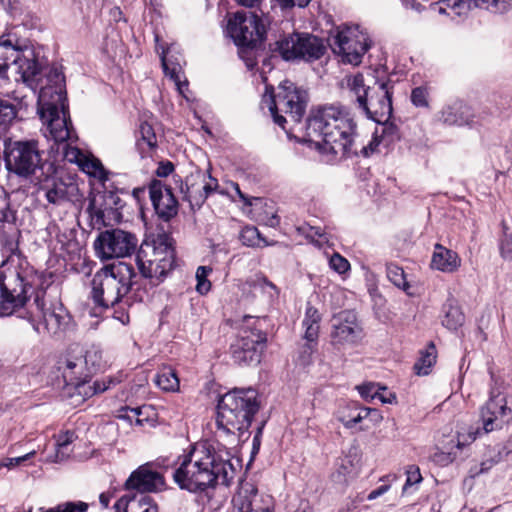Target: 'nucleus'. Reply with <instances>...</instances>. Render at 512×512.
I'll return each mask as SVG.
<instances>
[{"instance_id": "obj_26", "label": "nucleus", "mask_w": 512, "mask_h": 512, "mask_svg": "<svg viewBox=\"0 0 512 512\" xmlns=\"http://www.w3.org/2000/svg\"><path fill=\"white\" fill-rule=\"evenodd\" d=\"M225 21V32H266L263 20L253 12L228 13Z\"/></svg>"}, {"instance_id": "obj_19", "label": "nucleus", "mask_w": 512, "mask_h": 512, "mask_svg": "<svg viewBox=\"0 0 512 512\" xmlns=\"http://www.w3.org/2000/svg\"><path fill=\"white\" fill-rule=\"evenodd\" d=\"M364 36L365 34H335L332 49L341 56L343 63L357 66L371 46V42Z\"/></svg>"}, {"instance_id": "obj_14", "label": "nucleus", "mask_w": 512, "mask_h": 512, "mask_svg": "<svg viewBox=\"0 0 512 512\" xmlns=\"http://www.w3.org/2000/svg\"><path fill=\"white\" fill-rule=\"evenodd\" d=\"M508 410L510 411L507 407L506 396L492 390L489 400L480 410V417L483 424L482 429L476 428L475 430H470L467 436L459 434L457 447L461 448L465 444L473 442L481 434H487L494 430L501 429L505 423L504 417Z\"/></svg>"}, {"instance_id": "obj_60", "label": "nucleus", "mask_w": 512, "mask_h": 512, "mask_svg": "<svg viewBox=\"0 0 512 512\" xmlns=\"http://www.w3.org/2000/svg\"><path fill=\"white\" fill-rule=\"evenodd\" d=\"M453 460L454 457L450 453L436 452L433 455V461L440 466H447L448 464L452 463Z\"/></svg>"}, {"instance_id": "obj_37", "label": "nucleus", "mask_w": 512, "mask_h": 512, "mask_svg": "<svg viewBox=\"0 0 512 512\" xmlns=\"http://www.w3.org/2000/svg\"><path fill=\"white\" fill-rule=\"evenodd\" d=\"M154 382L164 391L174 392L179 388V379L176 372L170 367H164L156 376Z\"/></svg>"}, {"instance_id": "obj_51", "label": "nucleus", "mask_w": 512, "mask_h": 512, "mask_svg": "<svg viewBox=\"0 0 512 512\" xmlns=\"http://www.w3.org/2000/svg\"><path fill=\"white\" fill-rule=\"evenodd\" d=\"M240 240L246 246H256L259 245L261 237L256 227H246L241 231Z\"/></svg>"}, {"instance_id": "obj_48", "label": "nucleus", "mask_w": 512, "mask_h": 512, "mask_svg": "<svg viewBox=\"0 0 512 512\" xmlns=\"http://www.w3.org/2000/svg\"><path fill=\"white\" fill-rule=\"evenodd\" d=\"M212 269L207 266H199L196 271V291L201 295L207 294L211 289V282L208 280Z\"/></svg>"}, {"instance_id": "obj_59", "label": "nucleus", "mask_w": 512, "mask_h": 512, "mask_svg": "<svg viewBox=\"0 0 512 512\" xmlns=\"http://www.w3.org/2000/svg\"><path fill=\"white\" fill-rule=\"evenodd\" d=\"M122 412L124 413H121L119 415V418L121 419H126V420H129L130 422H132V416H130L128 413H132L133 414V417H136V424L138 425H141L142 424V420H140L138 418V416L140 415L141 411H140V408H129V407H125L122 409Z\"/></svg>"}, {"instance_id": "obj_1", "label": "nucleus", "mask_w": 512, "mask_h": 512, "mask_svg": "<svg viewBox=\"0 0 512 512\" xmlns=\"http://www.w3.org/2000/svg\"><path fill=\"white\" fill-rule=\"evenodd\" d=\"M237 474L227 448L200 444L179 457L173 480L181 490L202 493L217 485L230 486Z\"/></svg>"}, {"instance_id": "obj_15", "label": "nucleus", "mask_w": 512, "mask_h": 512, "mask_svg": "<svg viewBox=\"0 0 512 512\" xmlns=\"http://www.w3.org/2000/svg\"><path fill=\"white\" fill-rule=\"evenodd\" d=\"M137 244L138 239L135 234L115 228L99 233L94 241V250L99 258L108 260L131 255L136 250Z\"/></svg>"}, {"instance_id": "obj_62", "label": "nucleus", "mask_w": 512, "mask_h": 512, "mask_svg": "<svg viewBox=\"0 0 512 512\" xmlns=\"http://www.w3.org/2000/svg\"><path fill=\"white\" fill-rule=\"evenodd\" d=\"M192 179H193V176L186 177L185 187L183 186V184L180 187L181 193L183 194V199L189 201L190 203H192V199H191L192 191L191 190L194 188V184L191 183Z\"/></svg>"}, {"instance_id": "obj_29", "label": "nucleus", "mask_w": 512, "mask_h": 512, "mask_svg": "<svg viewBox=\"0 0 512 512\" xmlns=\"http://www.w3.org/2000/svg\"><path fill=\"white\" fill-rule=\"evenodd\" d=\"M115 512H159L158 506L148 495H124L114 504Z\"/></svg>"}, {"instance_id": "obj_41", "label": "nucleus", "mask_w": 512, "mask_h": 512, "mask_svg": "<svg viewBox=\"0 0 512 512\" xmlns=\"http://www.w3.org/2000/svg\"><path fill=\"white\" fill-rule=\"evenodd\" d=\"M139 133L140 138L137 141V146L142 154L145 152L144 145L147 146L149 151H152L157 148V137L152 125H150L147 122L141 123L139 127Z\"/></svg>"}, {"instance_id": "obj_49", "label": "nucleus", "mask_w": 512, "mask_h": 512, "mask_svg": "<svg viewBox=\"0 0 512 512\" xmlns=\"http://www.w3.org/2000/svg\"><path fill=\"white\" fill-rule=\"evenodd\" d=\"M428 88L424 86L416 87L411 92V102L416 107L427 108L428 102Z\"/></svg>"}, {"instance_id": "obj_44", "label": "nucleus", "mask_w": 512, "mask_h": 512, "mask_svg": "<svg viewBox=\"0 0 512 512\" xmlns=\"http://www.w3.org/2000/svg\"><path fill=\"white\" fill-rule=\"evenodd\" d=\"M75 435L73 432L66 431L58 435L56 441V454L55 461L60 462L69 456V445L74 441Z\"/></svg>"}, {"instance_id": "obj_33", "label": "nucleus", "mask_w": 512, "mask_h": 512, "mask_svg": "<svg viewBox=\"0 0 512 512\" xmlns=\"http://www.w3.org/2000/svg\"><path fill=\"white\" fill-rule=\"evenodd\" d=\"M77 349H70L64 355H62L58 362V370L62 373L64 382H75V373L72 371L75 368H81L82 362V350L76 351Z\"/></svg>"}, {"instance_id": "obj_54", "label": "nucleus", "mask_w": 512, "mask_h": 512, "mask_svg": "<svg viewBox=\"0 0 512 512\" xmlns=\"http://www.w3.org/2000/svg\"><path fill=\"white\" fill-rule=\"evenodd\" d=\"M329 265H330L331 269H333L334 271H336L339 274L345 273L350 268V264H349L348 260L345 259L343 256H341L338 253H334L331 256V258L329 260Z\"/></svg>"}, {"instance_id": "obj_53", "label": "nucleus", "mask_w": 512, "mask_h": 512, "mask_svg": "<svg viewBox=\"0 0 512 512\" xmlns=\"http://www.w3.org/2000/svg\"><path fill=\"white\" fill-rule=\"evenodd\" d=\"M357 389L359 391V394L361 397L365 400L368 399H374L375 397H379V399L383 403H391V400H386L383 396L379 395V393L376 390V385L374 383H366L357 386Z\"/></svg>"}, {"instance_id": "obj_58", "label": "nucleus", "mask_w": 512, "mask_h": 512, "mask_svg": "<svg viewBox=\"0 0 512 512\" xmlns=\"http://www.w3.org/2000/svg\"><path fill=\"white\" fill-rule=\"evenodd\" d=\"M35 454V451H31L23 456L14 457V458H7L5 462L2 463L3 466L7 468H12L15 466H18L25 462L26 460H29L31 457H33Z\"/></svg>"}, {"instance_id": "obj_24", "label": "nucleus", "mask_w": 512, "mask_h": 512, "mask_svg": "<svg viewBox=\"0 0 512 512\" xmlns=\"http://www.w3.org/2000/svg\"><path fill=\"white\" fill-rule=\"evenodd\" d=\"M0 203V240L2 243V252L7 251L9 241H15L18 244L20 231L17 228V212L11 207L9 194L6 192Z\"/></svg>"}, {"instance_id": "obj_40", "label": "nucleus", "mask_w": 512, "mask_h": 512, "mask_svg": "<svg viewBox=\"0 0 512 512\" xmlns=\"http://www.w3.org/2000/svg\"><path fill=\"white\" fill-rule=\"evenodd\" d=\"M82 362L92 377L104 366L102 351L96 347L89 348L85 353L82 352Z\"/></svg>"}, {"instance_id": "obj_10", "label": "nucleus", "mask_w": 512, "mask_h": 512, "mask_svg": "<svg viewBox=\"0 0 512 512\" xmlns=\"http://www.w3.org/2000/svg\"><path fill=\"white\" fill-rule=\"evenodd\" d=\"M307 102L306 90L297 87L289 80L281 82L277 93L271 97L269 105L274 123L285 129L287 121L283 113L289 115L292 121L299 123L305 114Z\"/></svg>"}, {"instance_id": "obj_23", "label": "nucleus", "mask_w": 512, "mask_h": 512, "mask_svg": "<svg viewBox=\"0 0 512 512\" xmlns=\"http://www.w3.org/2000/svg\"><path fill=\"white\" fill-rule=\"evenodd\" d=\"M164 485L163 476L147 466H140L133 471L125 482V489L128 491H137L141 495L147 492H155Z\"/></svg>"}, {"instance_id": "obj_11", "label": "nucleus", "mask_w": 512, "mask_h": 512, "mask_svg": "<svg viewBox=\"0 0 512 512\" xmlns=\"http://www.w3.org/2000/svg\"><path fill=\"white\" fill-rule=\"evenodd\" d=\"M327 50L324 39L315 34H289L274 43L273 55L278 54L287 62H314Z\"/></svg>"}, {"instance_id": "obj_43", "label": "nucleus", "mask_w": 512, "mask_h": 512, "mask_svg": "<svg viewBox=\"0 0 512 512\" xmlns=\"http://www.w3.org/2000/svg\"><path fill=\"white\" fill-rule=\"evenodd\" d=\"M386 273L389 281L393 283L396 287L402 289L407 294H410L408 292L410 285L406 280V275L404 273V270L395 265V264H388L386 268Z\"/></svg>"}, {"instance_id": "obj_30", "label": "nucleus", "mask_w": 512, "mask_h": 512, "mask_svg": "<svg viewBox=\"0 0 512 512\" xmlns=\"http://www.w3.org/2000/svg\"><path fill=\"white\" fill-rule=\"evenodd\" d=\"M473 117L470 106L462 101H455L442 109L440 120L448 125L463 126L469 125Z\"/></svg>"}, {"instance_id": "obj_46", "label": "nucleus", "mask_w": 512, "mask_h": 512, "mask_svg": "<svg viewBox=\"0 0 512 512\" xmlns=\"http://www.w3.org/2000/svg\"><path fill=\"white\" fill-rule=\"evenodd\" d=\"M207 174L209 182L204 184L203 192H201L198 197H194L198 206H201L212 192H218L221 195H228L227 191L220 189L217 179L212 177L210 171H208Z\"/></svg>"}, {"instance_id": "obj_64", "label": "nucleus", "mask_w": 512, "mask_h": 512, "mask_svg": "<svg viewBox=\"0 0 512 512\" xmlns=\"http://www.w3.org/2000/svg\"><path fill=\"white\" fill-rule=\"evenodd\" d=\"M281 5L285 8L287 7H293L295 5L299 7H305L307 6L311 0H278Z\"/></svg>"}, {"instance_id": "obj_6", "label": "nucleus", "mask_w": 512, "mask_h": 512, "mask_svg": "<svg viewBox=\"0 0 512 512\" xmlns=\"http://www.w3.org/2000/svg\"><path fill=\"white\" fill-rule=\"evenodd\" d=\"M136 278L137 274L129 263L118 261L105 265L91 281L93 301L104 308L114 307L136 284Z\"/></svg>"}, {"instance_id": "obj_45", "label": "nucleus", "mask_w": 512, "mask_h": 512, "mask_svg": "<svg viewBox=\"0 0 512 512\" xmlns=\"http://www.w3.org/2000/svg\"><path fill=\"white\" fill-rule=\"evenodd\" d=\"M80 167L85 173L98 178L101 181H105L107 179L106 170L104 169L100 160L96 158L85 157L83 162L80 164Z\"/></svg>"}, {"instance_id": "obj_2", "label": "nucleus", "mask_w": 512, "mask_h": 512, "mask_svg": "<svg viewBox=\"0 0 512 512\" xmlns=\"http://www.w3.org/2000/svg\"><path fill=\"white\" fill-rule=\"evenodd\" d=\"M357 124L344 108L334 105L312 110L307 118L305 137L323 153L340 158L356 155Z\"/></svg>"}, {"instance_id": "obj_3", "label": "nucleus", "mask_w": 512, "mask_h": 512, "mask_svg": "<svg viewBox=\"0 0 512 512\" xmlns=\"http://www.w3.org/2000/svg\"><path fill=\"white\" fill-rule=\"evenodd\" d=\"M46 81L39 90L37 111L49 137L57 144L77 141L68 110L64 73L53 67L46 75Z\"/></svg>"}, {"instance_id": "obj_47", "label": "nucleus", "mask_w": 512, "mask_h": 512, "mask_svg": "<svg viewBox=\"0 0 512 512\" xmlns=\"http://www.w3.org/2000/svg\"><path fill=\"white\" fill-rule=\"evenodd\" d=\"M75 142L67 141L60 143V145L62 146L63 158L70 163H76L80 166L86 156L78 147L72 145Z\"/></svg>"}, {"instance_id": "obj_34", "label": "nucleus", "mask_w": 512, "mask_h": 512, "mask_svg": "<svg viewBox=\"0 0 512 512\" xmlns=\"http://www.w3.org/2000/svg\"><path fill=\"white\" fill-rule=\"evenodd\" d=\"M442 313V325L448 330L455 331L465 322V315L458 302L453 298L447 299L443 304Z\"/></svg>"}, {"instance_id": "obj_36", "label": "nucleus", "mask_w": 512, "mask_h": 512, "mask_svg": "<svg viewBox=\"0 0 512 512\" xmlns=\"http://www.w3.org/2000/svg\"><path fill=\"white\" fill-rule=\"evenodd\" d=\"M234 502L239 512H272L262 505L256 489H253L250 495H240Z\"/></svg>"}, {"instance_id": "obj_7", "label": "nucleus", "mask_w": 512, "mask_h": 512, "mask_svg": "<svg viewBox=\"0 0 512 512\" xmlns=\"http://www.w3.org/2000/svg\"><path fill=\"white\" fill-rule=\"evenodd\" d=\"M44 152L34 139L4 141V162L7 171L21 179H34L49 175L53 163L43 159Z\"/></svg>"}, {"instance_id": "obj_55", "label": "nucleus", "mask_w": 512, "mask_h": 512, "mask_svg": "<svg viewBox=\"0 0 512 512\" xmlns=\"http://www.w3.org/2000/svg\"><path fill=\"white\" fill-rule=\"evenodd\" d=\"M407 479L404 484L403 490L406 491L409 487L418 484L422 481L420 469L416 465H410L406 469Z\"/></svg>"}, {"instance_id": "obj_42", "label": "nucleus", "mask_w": 512, "mask_h": 512, "mask_svg": "<svg viewBox=\"0 0 512 512\" xmlns=\"http://www.w3.org/2000/svg\"><path fill=\"white\" fill-rule=\"evenodd\" d=\"M17 106L9 100L0 99V134L7 131L17 117Z\"/></svg>"}, {"instance_id": "obj_8", "label": "nucleus", "mask_w": 512, "mask_h": 512, "mask_svg": "<svg viewBox=\"0 0 512 512\" xmlns=\"http://www.w3.org/2000/svg\"><path fill=\"white\" fill-rule=\"evenodd\" d=\"M238 335L230 346L231 357L239 366L257 365L265 348L267 336L259 317L245 315L236 321Z\"/></svg>"}, {"instance_id": "obj_57", "label": "nucleus", "mask_w": 512, "mask_h": 512, "mask_svg": "<svg viewBox=\"0 0 512 512\" xmlns=\"http://www.w3.org/2000/svg\"><path fill=\"white\" fill-rule=\"evenodd\" d=\"M265 424H266V421L262 420L257 426L255 435L253 437V442H252V455L257 454L259 452V449L261 446L262 433H263Z\"/></svg>"}, {"instance_id": "obj_27", "label": "nucleus", "mask_w": 512, "mask_h": 512, "mask_svg": "<svg viewBox=\"0 0 512 512\" xmlns=\"http://www.w3.org/2000/svg\"><path fill=\"white\" fill-rule=\"evenodd\" d=\"M72 371L75 373L76 380L75 382H66V385L75 387L80 394H84L85 396H93L97 393H102L116 383L115 379L111 377L101 381L96 380L87 390L86 384L90 382L92 377L85 368V365L82 364L81 368H75Z\"/></svg>"}, {"instance_id": "obj_13", "label": "nucleus", "mask_w": 512, "mask_h": 512, "mask_svg": "<svg viewBox=\"0 0 512 512\" xmlns=\"http://www.w3.org/2000/svg\"><path fill=\"white\" fill-rule=\"evenodd\" d=\"M35 183L45 191L47 201L54 205L77 202L82 198L76 179L69 174L57 171L54 166L49 175L44 174L38 177Z\"/></svg>"}, {"instance_id": "obj_28", "label": "nucleus", "mask_w": 512, "mask_h": 512, "mask_svg": "<svg viewBox=\"0 0 512 512\" xmlns=\"http://www.w3.org/2000/svg\"><path fill=\"white\" fill-rule=\"evenodd\" d=\"M35 303L42 312L43 324L48 333L56 335L66 329L70 317L61 305L52 309H44V303L39 296H36Z\"/></svg>"}, {"instance_id": "obj_16", "label": "nucleus", "mask_w": 512, "mask_h": 512, "mask_svg": "<svg viewBox=\"0 0 512 512\" xmlns=\"http://www.w3.org/2000/svg\"><path fill=\"white\" fill-rule=\"evenodd\" d=\"M9 34H2L0 36V46L10 48L11 50L16 52V56L13 59L12 66L15 68L16 73L19 74V78L16 80H21L24 84H26L32 90H36L38 87L40 89L42 86L46 85V75L50 72V69L53 67H57L62 72V67L57 64H52L45 69V73L43 77H41V68L38 62L32 57L29 58L25 55H20L18 52L19 48L14 46L9 39H5V36Z\"/></svg>"}, {"instance_id": "obj_32", "label": "nucleus", "mask_w": 512, "mask_h": 512, "mask_svg": "<svg viewBox=\"0 0 512 512\" xmlns=\"http://www.w3.org/2000/svg\"><path fill=\"white\" fill-rule=\"evenodd\" d=\"M458 254L441 244H436L432 255L431 267L442 272H455L460 266Z\"/></svg>"}, {"instance_id": "obj_12", "label": "nucleus", "mask_w": 512, "mask_h": 512, "mask_svg": "<svg viewBox=\"0 0 512 512\" xmlns=\"http://www.w3.org/2000/svg\"><path fill=\"white\" fill-rule=\"evenodd\" d=\"M124 205V201L115 191L105 189L91 192L86 209L91 228L101 230L103 227L119 223Z\"/></svg>"}, {"instance_id": "obj_17", "label": "nucleus", "mask_w": 512, "mask_h": 512, "mask_svg": "<svg viewBox=\"0 0 512 512\" xmlns=\"http://www.w3.org/2000/svg\"><path fill=\"white\" fill-rule=\"evenodd\" d=\"M392 88L390 80L377 83L369 93L364 105L359 109L371 120L378 124H386L393 113Z\"/></svg>"}, {"instance_id": "obj_5", "label": "nucleus", "mask_w": 512, "mask_h": 512, "mask_svg": "<svg viewBox=\"0 0 512 512\" xmlns=\"http://www.w3.org/2000/svg\"><path fill=\"white\" fill-rule=\"evenodd\" d=\"M260 409L258 393L253 388H234L220 396L217 404L216 426L218 433L237 444L248 433Z\"/></svg>"}, {"instance_id": "obj_35", "label": "nucleus", "mask_w": 512, "mask_h": 512, "mask_svg": "<svg viewBox=\"0 0 512 512\" xmlns=\"http://www.w3.org/2000/svg\"><path fill=\"white\" fill-rule=\"evenodd\" d=\"M322 315L317 308L307 303L302 327L304 328L303 339L306 341H318Z\"/></svg>"}, {"instance_id": "obj_18", "label": "nucleus", "mask_w": 512, "mask_h": 512, "mask_svg": "<svg viewBox=\"0 0 512 512\" xmlns=\"http://www.w3.org/2000/svg\"><path fill=\"white\" fill-rule=\"evenodd\" d=\"M331 344L335 347L352 346L363 337V329L352 310H344L331 319Z\"/></svg>"}, {"instance_id": "obj_31", "label": "nucleus", "mask_w": 512, "mask_h": 512, "mask_svg": "<svg viewBox=\"0 0 512 512\" xmlns=\"http://www.w3.org/2000/svg\"><path fill=\"white\" fill-rule=\"evenodd\" d=\"M372 413L378 415V410L362 407L357 402H351L338 412L337 419L345 428L352 429L364 419L370 417Z\"/></svg>"}, {"instance_id": "obj_21", "label": "nucleus", "mask_w": 512, "mask_h": 512, "mask_svg": "<svg viewBox=\"0 0 512 512\" xmlns=\"http://www.w3.org/2000/svg\"><path fill=\"white\" fill-rule=\"evenodd\" d=\"M238 49L239 57L249 70H253L258 62L259 53L264 50L267 34H226Z\"/></svg>"}, {"instance_id": "obj_4", "label": "nucleus", "mask_w": 512, "mask_h": 512, "mask_svg": "<svg viewBox=\"0 0 512 512\" xmlns=\"http://www.w3.org/2000/svg\"><path fill=\"white\" fill-rule=\"evenodd\" d=\"M5 259L0 264V316H10L24 308L31 298L32 270L19 250V244L9 241Z\"/></svg>"}, {"instance_id": "obj_63", "label": "nucleus", "mask_w": 512, "mask_h": 512, "mask_svg": "<svg viewBox=\"0 0 512 512\" xmlns=\"http://www.w3.org/2000/svg\"><path fill=\"white\" fill-rule=\"evenodd\" d=\"M230 185L231 187L233 188V190L237 193L238 197L240 198V200L246 205V206H251L252 205V200H256V198H249L248 196H246L244 193H242L238 183L236 182H230Z\"/></svg>"}, {"instance_id": "obj_25", "label": "nucleus", "mask_w": 512, "mask_h": 512, "mask_svg": "<svg viewBox=\"0 0 512 512\" xmlns=\"http://www.w3.org/2000/svg\"><path fill=\"white\" fill-rule=\"evenodd\" d=\"M494 8L495 11L503 13L510 9V0H441L437 3L438 12L446 13L450 9L455 15H462L472 7Z\"/></svg>"}, {"instance_id": "obj_61", "label": "nucleus", "mask_w": 512, "mask_h": 512, "mask_svg": "<svg viewBox=\"0 0 512 512\" xmlns=\"http://www.w3.org/2000/svg\"><path fill=\"white\" fill-rule=\"evenodd\" d=\"M174 170V165L170 161H162L159 163L158 168L156 170V175L159 177H167Z\"/></svg>"}, {"instance_id": "obj_50", "label": "nucleus", "mask_w": 512, "mask_h": 512, "mask_svg": "<svg viewBox=\"0 0 512 512\" xmlns=\"http://www.w3.org/2000/svg\"><path fill=\"white\" fill-rule=\"evenodd\" d=\"M502 228L503 237L500 239L499 244L500 254L504 259L510 260L512 259V241L508 235L509 227L504 221L502 222Z\"/></svg>"}, {"instance_id": "obj_56", "label": "nucleus", "mask_w": 512, "mask_h": 512, "mask_svg": "<svg viewBox=\"0 0 512 512\" xmlns=\"http://www.w3.org/2000/svg\"><path fill=\"white\" fill-rule=\"evenodd\" d=\"M336 473L339 476H347L354 473V463L351 456H345L337 463Z\"/></svg>"}, {"instance_id": "obj_20", "label": "nucleus", "mask_w": 512, "mask_h": 512, "mask_svg": "<svg viewBox=\"0 0 512 512\" xmlns=\"http://www.w3.org/2000/svg\"><path fill=\"white\" fill-rule=\"evenodd\" d=\"M149 195L157 216L169 222L178 214V201L172 189L161 181L153 180L149 185Z\"/></svg>"}, {"instance_id": "obj_22", "label": "nucleus", "mask_w": 512, "mask_h": 512, "mask_svg": "<svg viewBox=\"0 0 512 512\" xmlns=\"http://www.w3.org/2000/svg\"><path fill=\"white\" fill-rule=\"evenodd\" d=\"M155 49L159 54L161 65L166 76L178 81V74L182 72V66L186 63L179 45L165 43L159 34H155Z\"/></svg>"}, {"instance_id": "obj_9", "label": "nucleus", "mask_w": 512, "mask_h": 512, "mask_svg": "<svg viewBox=\"0 0 512 512\" xmlns=\"http://www.w3.org/2000/svg\"><path fill=\"white\" fill-rule=\"evenodd\" d=\"M136 263L143 277L162 281L175 266L171 238L161 234L152 242H143L137 252Z\"/></svg>"}, {"instance_id": "obj_39", "label": "nucleus", "mask_w": 512, "mask_h": 512, "mask_svg": "<svg viewBox=\"0 0 512 512\" xmlns=\"http://www.w3.org/2000/svg\"><path fill=\"white\" fill-rule=\"evenodd\" d=\"M436 348L433 342H430L428 348L421 352L419 359L414 364V370L417 375H428L431 367L436 362Z\"/></svg>"}, {"instance_id": "obj_52", "label": "nucleus", "mask_w": 512, "mask_h": 512, "mask_svg": "<svg viewBox=\"0 0 512 512\" xmlns=\"http://www.w3.org/2000/svg\"><path fill=\"white\" fill-rule=\"evenodd\" d=\"M318 341H306L301 347L298 360L301 365L307 366L312 362V355L316 350Z\"/></svg>"}, {"instance_id": "obj_38", "label": "nucleus", "mask_w": 512, "mask_h": 512, "mask_svg": "<svg viewBox=\"0 0 512 512\" xmlns=\"http://www.w3.org/2000/svg\"><path fill=\"white\" fill-rule=\"evenodd\" d=\"M348 87L350 92L355 96L356 102L358 105H364L365 100L373 87H367L364 82V76L361 73H358L347 80Z\"/></svg>"}]
</instances>
